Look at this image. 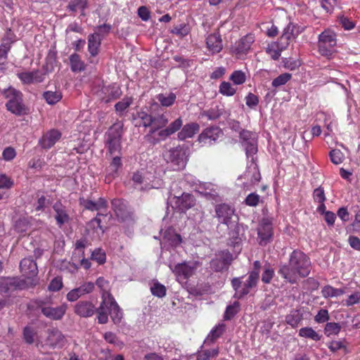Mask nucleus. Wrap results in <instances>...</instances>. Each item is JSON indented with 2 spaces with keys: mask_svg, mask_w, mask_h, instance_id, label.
<instances>
[{
  "mask_svg": "<svg viewBox=\"0 0 360 360\" xmlns=\"http://www.w3.org/2000/svg\"><path fill=\"white\" fill-rule=\"evenodd\" d=\"M311 269L309 257L303 252L294 250L289 257L288 263L278 265V274L285 282L296 283L300 278L307 277Z\"/></svg>",
  "mask_w": 360,
  "mask_h": 360,
  "instance_id": "nucleus-1",
  "label": "nucleus"
},
{
  "mask_svg": "<svg viewBox=\"0 0 360 360\" xmlns=\"http://www.w3.org/2000/svg\"><path fill=\"white\" fill-rule=\"evenodd\" d=\"M102 295V301L97 308V320L98 323L105 324L108 321V315L110 316L114 323H119L122 319V312L110 292Z\"/></svg>",
  "mask_w": 360,
  "mask_h": 360,
  "instance_id": "nucleus-2",
  "label": "nucleus"
},
{
  "mask_svg": "<svg viewBox=\"0 0 360 360\" xmlns=\"http://www.w3.org/2000/svg\"><path fill=\"white\" fill-rule=\"evenodd\" d=\"M336 45V34L333 31L328 29L319 35L318 51L321 56L330 58L335 51Z\"/></svg>",
  "mask_w": 360,
  "mask_h": 360,
  "instance_id": "nucleus-3",
  "label": "nucleus"
},
{
  "mask_svg": "<svg viewBox=\"0 0 360 360\" xmlns=\"http://www.w3.org/2000/svg\"><path fill=\"white\" fill-rule=\"evenodd\" d=\"M164 158L167 163L173 170H181L186 165V151L183 147L180 146L166 151L164 153Z\"/></svg>",
  "mask_w": 360,
  "mask_h": 360,
  "instance_id": "nucleus-4",
  "label": "nucleus"
},
{
  "mask_svg": "<svg viewBox=\"0 0 360 360\" xmlns=\"http://www.w3.org/2000/svg\"><path fill=\"white\" fill-rule=\"evenodd\" d=\"M123 124L121 122L115 123L106 133V147L110 155L120 153L121 138L122 135Z\"/></svg>",
  "mask_w": 360,
  "mask_h": 360,
  "instance_id": "nucleus-5",
  "label": "nucleus"
},
{
  "mask_svg": "<svg viewBox=\"0 0 360 360\" xmlns=\"http://www.w3.org/2000/svg\"><path fill=\"white\" fill-rule=\"evenodd\" d=\"M2 94L8 99L6 104L7 110L13 114L20 115L22 111L21 93L9 87L4 89Z\"/></svg>",
  "mask_w": 360,
  "mask_h": 360,
  "instance_id": "nucleus-6",
  "label": "nucleus"
},
{
  "mask_svg": "<svg viewBox=\"0 0 360 360\" xmlns=\"http://www.w3.org/2000/svg\"><path fill=\"white\" fill-rule=\"evenodd\" d=\"M214 217L217 219L219 223L226 225L229 229L236 222L233 220V218H237L234 208L226 203L217 205L214 207Z\"/></svg>",
  "mask_w": 360,
  "mask_h": 360,
  "instance_id": "nucleus-7",
  "label": "nucleus"
},
{
  "mask_svg": "<svg viewBox=\"0 0 360 360\" xmlns=\"http://www.w3.org/2000/svg\"><path fill=\"white\" fill-rule=\"evenodd\" d=\"M239 140L245 150L248 158L252 157L257 152V139L256 134L245 129L240 131Z\"/></svg>",
  "mask_w": 360,
  "mask_h": 360,
  "instance_id": "nucleus-8",
  "label": "nucleus"
},
{
  "mask_svg": "<svg viewBox=\"0 0 360 360\" xmlns=\"http://www.w3.org/2000/svg\"><path fill=\"white\" fill-rule=\"evenodd\" d=\"M259 244L264 246L270 243L273 237V226L270 219L264 218L257 228Z\"/></svg>",
  "mask_w": 360,
  "mask_h": 360,
  "instance_id": "nucleus-9",
  "label": "nucleus"
},
{
  "mask_svg": "<svg viewBox=\"0 0 360 360\" xmlns=\"http://www.w3.org/2000/svg\"><path fill=\"white\" fill-rule=\"evenodd\" d=\"M28 266L29 275L24 274V288H32L39 283L38 269L37 264L30 259H24V266Z\"/></svg>",
  "mask_w": 360,
  "mask_h": 360,
  "instance_id": "nucleus-10",
  "label": "nucleus"
},
{
  "mask_svg": "<svg viewBox=\"0 0 360 360\" xmlns=\"http://www.w3.org/2000/svg\"><path fill=\"white\" fill-rule=\"evenodd\" d=\"M195 191L209 200H220L218 187L214 184L208 182L200 183L196 186Z\"/></svg>",
  "mask_w": 360,
  "mask_h": 360,
  "instance_id": "nucleus-11",
  "label": "nucleus"
},
{
  "mask_svg": "<svg viewBox=\"0 0 360 360\" xmlns=\"http://www.w3.org/2000/svg\"><path fill=\"white\" fill-rule=\"evenodd\" d=\"M74 312L82 318H89L97 312V308L90 301L81 300L75 304Z\"/></svg>",
  "mask_w": 360,
  "mask_h": 360,
  "instance_id": "nucleus-12",
  "label": "nucleus"
},
{
  "mask_svg": "<svg viewBox=\"0 0 360 360\" xmlns=\"http://www.w3.org/2000/svg\"><path fill=\"white\" fill-rule=\"evenodd\" d=\"M68 309V304L66 303H63L60 306L56 307H52L49 306L48 304L44 305L42 308V314L46 318L54 320L59 321L63 319Z\"/></svg>",
  "mask_w": 360,
  "mask_h": 360,
  "instance_id": "nucleus-13",
  "label": "nucleus"
},
{
  "mask_svg": "<svg viewBox=\"0 0 360 360\" xmlns=\"http://www.w3.org/2000/svg\"><path fill=\"white\" fill-rule=\"evenodd\" d=\"M94 285L91 282L82 283L78 288H75L68 292L66 298L69 302L77 301L79 297L93 291Z\"/></svg>",
  "mask_w": 360,
  "mask_h": 360,
  "instance_id": "nucleus-14",
  "label": "nucleus"
},
{
  "mask_svg": "<svg viewBox=\"0 0 360 360\" xmlns=\"http://www.w3.org/2000/svg\"><path fill=\"white\" fill-rule=\"evenodd\" d=\"M61 136L60 131L57 129L49 130L43 134L39 143L44 149H49L60 139Z\"/></svg>",
  "mask_w": 360,
  "mask_h": 360,
  "instance_id": "nucleus-15",
  "label": "nucleus"
},
{
  "mask_svg": "<svg viewBox=\"0 0 360 360\" xmlns=\"http://www.w3.org/2000/svg\"><path fill=\"white\" fill-rule=\"evenodd\" d=\"M222 135L221 130L217 127L205 129L198 136V141L203 143H212Z\"/></svg>",
  "mask_w": 360,
  "mask_h": 360,
  "instance_id": "nucleus-16",
  "label": "nucleus"
},
{
  "mask_svg": "<svg viewBox=\"0 0 360 360\" xmlns=\"http://www.w3.org/2000/svg\"><path fill=\"white\" fill-rule=\"evenodd\" d=\"M206 45L212 54L219 53L223 49L222 39L219 32L209 34L206 38Z\"/></svg>",
  "mask_w": 360,
  "mask_h": 360,
  "instance_id": "nucleus-17",
  "label": "nucleus"
},
{
  "mask_svg": "<svg viewBox=\"0 0 360 360\" xmlns=\"http://www.w3.org/2000/svg\"><path fill=\"white\" fill-rule=\"evenodd\" d=\"M174 204L180 212H184L195 205V199L191 194L184 193L181 196L176 197Z\"/></svg>",
  "mask_w": 360,
  "mask_h": 360,
  "instance_id": "nucleus-18",
  "label": "nucleus"
},
{
  "mask_svg": "<svg viewBox=\"0 0 360 360\" xmlns=\"http://www.w3.org/2000/svg\"><path fill=\"white\" fill-rule=\"evenodd\" d=\"M131 180L134 183V188L142 191L157 188L156 185L154 184L149 178L143 176L139 172L133 174Z\"/></svg>",
  "mask_w": 360,
  "mask_h": 360,
  "instance_id": "nucleus-19",
  "label": "nucleus"
},
{
  "mask_svg": "<svg viewBox=\"0 0 360 360\" xmlns=\"http://www.w3.org/2000/svg\"><path fill=\"white\" fill-rule=\"evenodd\" d=\"M295 28V26L292 23H289L285 27L282 35L277 42L278 44V47L281 50L285 49L290 44V41L296 37V35L294 33Z\"/></svg>",
  "mask_w": 360,
  "mask_h": 360,
  "instance_id": "nucleus-20",
  "label": "nucleus"
},
{
  "mask_svg": "<svg viewBox=\"0 0 360 360\" xmlns=\"http://www.w3.org/2000/svg\"><path fill=\"white\" fill-rule=\"evenodd\" d=\"M47 342L51 347H61L65 345V338L61 331H60L58 329H49Z\"/></svg>",
  "mask_w": 360,
  "mask_h": 360,
  "instance_id": "nucleus-21",
  "label": "nucleus"
},
{
  "mask_svg": "<svg viewBox=\"0 0 360 360\" xmlns=\"http://www.w3.org/2000/svg\"><path fill=\"white\" fill-rule=\"evenodd\" d=\"M79 202L86 210L91 211H98L108 207L107 201L103 198H100L96 202L82 198Z\"/></svg>",
  "mask_w": 360,
  "mask_h": 360,
  "instance_id": "nucleus-22",
  "label": "nucleus"
},
{
  "mask_svg": "<svg viewBox=\"0 0 360 360\" xmlns=\"http://www.w3.org/2000/svg\"><path fill=\"white\" fill-rule=\"evenodd\" d=\"M254 37L251 34L246 35L241 38L237 41L234 46L233 51L236 54H244L246 53L251 47V45L254 42Z\"/></svg>",
  "mask_w": 360,
  "mask_h": 360,
  "instance_id": "nucleus-23",
  "label": "nucleus"
},
{
  "mask_svg": "<svg viewBox=\"0 0 360 360\" xmlns=\"http://www.w3.org/2000/svg\"><path fill=\"white\" fill-rule=\"evenodd\" d=\"M195 267L186 263L176 264L173 272L179 278L186 279L191 277L195 271Z\"/></svg>",
  "mask_w": 360,
  "mask_h": 360,
  "instance_id": "nucleus-24",
  "label": "nucleus"
},
{
  "mask_svg": "<svg viewBox=\"0 0 360 360\" xmlns=\"http://www.w3.org/2000/svg\"><path fill=\"white\" fill-rule=\"evenodd\" d=\"M122 167L121 158L118 155L113 157L110 165L106 169V179L110 182L118 175L119 170Z\"/></svg>",
  "mask_w": 360,
  "mask_h": 360,
  "instance_id": "nucleus-25",
  "label": "nucleus"
},
{
  "mask_svg": "<svg viewBox=\"0 0 360 360\" xmlns=\"http://www.w3.org/2000/svg\"><path fill=\"white\" fill-rule=\"evenodd\" d=\"M200 130V126L195 122H191L185 124L181 130L178 133V138L184 141L188 138H192Z\"/></svg>",
  "mask_w": 360,
  "mask_h": 360,
  "instance_id": "nucleus-26",
  "label": "nucleus"
},
{
  "mask_svg": "<svg viewBox=\"0 0 360 360\" xmlns=\"http://www.w3.org/2000/svg\"><path fill=\"white\" fill-rule=\"evenodd\" d=\"M258 281L259 277L257 276V273L256 271H250L248 278L243 284V288L240 291V295L243 297L248 295L252 288L257 286Z\"/></svg>",
  "mask_w": 360,
  "mask_h": 360,
  "instance_id": "nucleus-27",
  "label": "nucleus"
},
{
  "mask_svg": "<svg viewBox=\"0 0 360 360\" xmlns=\"http://www.w3.org/2000/svg\"><path fill=\"white\" fill-rule=\"evenodd\" d=\"M119 94L118 89L115 88L114 86H103L101 91L98 92V96L105 103H108L111 100L117 98Z\"/></svg>",
  "mask_w": 360,
  "mask_h": 360,
  "instance_id": "nucleus-28",
  "label": "nucleus"
},
{
  "mask_svg": "<svg viewBox=\"0 0 360 360\" xmlns=\"http://www.w3.org/2000/svg\"><path fill=\"white\" fill-rule=\"evenodd\" d=\"M112 208L117 217L124 219L128 216L129 211L124 201L120 199H113L111 202Z\"/></svg>",
  "mask_w": 360,
  "mask_h": 360,
  "instance_id": "nucleus-29",
  "label": "nucleus"
},
{
  "mask_svg": "<svg viewBox=\"0 0 360 360\" xmlns=\"http://www.w3.org/2000/svg\"><path fill=\"white\" fill-rule=\"evenodd\" d=\"M53 210L56 212L55 219L60 226L68 222L70 217L65 207L61 203H56L53 205Z\"/></svg>",
  "mask_w": 360,
  "mask_h": 360,
  "instance_id": "nucleus-30",
  "label": "nucleus"
},
{
  "mask_svg": "<svg viewBox=\"0 0 360 360\" xmlns=\"http://www.w3.org/2000/svg\"><path fill=\"white\" fill-rule=\"evenodd\" d=\"M224 330L225 325L223 323L218 324L208 334L204 341V344L206 345H211L224 333Z\"/></svg>",
  "mask_w": 360,
  "mask_h": 360,
  "instance_id": "nucleus-31",
  "label": "nucleus"
},
{
  "mask_svg": "<svg viewBox=\"0 0 360 360\" xmlns=\"http://www.w3.org/2000/svg\"><path fill=\"white\" fill-rule=\"evenodd\" d=\"M101 45V38L98 34L94 33L89 36L88 50L91 56H96L98 52V48Z\"/></svg>",
  "mask_w": 360,
  "mask_h": 360,
  "instance_id": "nucleus-32",
  "label": "nucleus"
},
{
  "mask_svg": "<svg viewBox=\"0 0 360 360\" xmlns=\"http://www.w3.org/2000/svg\"><path fill=\"white\" fill-rule=\"evenodd\" d=\"M244 237V229L240 224H236L233 229L229 232V238L231 243L233 245L239 244Z\"/></svg>",
  "mask_w": 360,
  "mask_h": 360,
  "instance_id": "nucleus-33",
  "label": "nucleus"
},
{
  "mask_svg": "<svg viewBox=\"0 0 360 360\" xmlns=\"http://www.w3.org/2000/svg\"><path fill=\"white\" fill-rule=\"evenodd\" d=\"M87 6V0H72L68 5V9L72 12L80 11L81 15L84 16V10Z\"/></svg>",
  "mask_w": 360,
  "mask_h": 360,
  "instance_id": "nucleus-34",
  "label": "nucleus"
},
{
  "mask_svg": "<svg viewBox=\"0 0 360 360\" xmlns=\"http://www.w3.org/2000/svg\"><path fill=\"white\" fill-rule=\"evenodd\" d=\"M51 302V299H36L31 300L27 305V309L31 311H37L40 310L42 312V308L46 304H49Z\"/></svg>",
  "mask_w": 360,
  "mask_h": 360,
  "instance_id": "nucleus-35",
  "label": "nucleus"
},
{
  "mask_svg": "<svg viewBox=\"0 0 360 360\" xmlns=\"http://www.w3.org/2000/svg\"><path fill=\"white\" fill-rule=\"evenodd\" d=\"M44 75L39 71L24 72V83L37 84L43 82Z\"/></svg>",
  "mask_w": 360,
  "mask_h": 360,
  "instance_id": "nucleus-36",
  "label": "nucleus"
},
{
  "mask_svg": "<svg viewBox=\"0 0 360 360\" xmlns=\"http://www.w3.org/2000/svg\"><path fill=\"white\" fill-rule=\"evenodd\" d=\"M345 292L344 289L335 288L331 285H326L321 290V294L323 297H335L343 295Z\"/></svg>",
  "mask_w": 360,
  "mask_h": 360,
  "instance_id": "nucleus-37",
  "label": "nucleus"
},
{
  "mask_svg": "<svg viewBox=\"0 0 360 360\" xmlns=\"http://www.w3.org/2000/svg\"><path fill=\"white\" fill-rule=\"evenodd\" d=\"M302 320V315L299 310H292L285 317V321L292 327L295 328Z\"/></svg>",
  "mask_w": 360,
  "mask_h": 360,
  "instance_id": "nucleus-38",
  "label": "nucleus"
},
{
  "mask_svg": "<svg viewBox=\"0 0 360 360\" xmlns=\"http://www.w3.org/2000/svg\"><path fill=\"white\" fill-rule=\"evenodd\" d=\"M168 123V118L165 115H160L157 117H153L152 129L150 133L154 134L158 129L165 127Z\"/></svg>",
  "mask_w": 360,
  "mask_h": 360,
  "instance_id": "nucleus-39",
  "label": "nucleus"
},
{
  "mask_svg": "<svg viewBox=\"0 0 360 360\" xmlns=\"http://www.w3.org/2000/svg\"><path fill=\"white\" fill-rule=\"evenodd\" d=\"M70 63L71 65V70L73 72H81L85 69L84 63L81 60L78 54H72L70 56Z\"/></svg>",
  "mask_w": 360,
  "mask_h": 360,
  "instance_id": "nucleus-40",
  "label": "nucleus"
},
{
  "mask_svg": "<svg viewBox=\"0 0 360 360\" xmlns=\"http://www.w3.org/2000/svg\"><path fill=\"white\" fill-rule=\"evenodd\" d=\"M299 335L314 341H319L321 338V335H320L312 328L310 327L302 328L299 331Z\"/></svg>",
  "mask_w": 360,
  "mask_h": 360,
  "instance_id": "nucleus-41",
  "label": "nucleus"
},
{
  "mask_svg": "<svg viewBox=\"0 0 360 360\" xmlns=\"http://www.w3.org/2000/svg\"><path fill=\"white\" fill-rule=\"evenodd\" d=\"M219 352L218 347L202 350L198 354L197 360H211L215 359L218 356Z\"/></svg>",
  "mask_w": 360,
  "mask_h": 360,
  "instance_id": "nucleus-42",
  "label": "nucleus"
},
{
  "mask_svg": "<svg viewBox=\"0 0 360 360\" xmlns=\"http://www.w3.org/2000/svg\"><path fill=\"white\" fill-rule=\"evenodd\" d=\"M176 98V96L174 93L160 94L157 96L158 101L165 107L171 106L174 103Z\"/></svg>",
  "mask_w": 360,
  "mask_h": 360,
  "instance_id": "nucleus-43",
  "label": "nucleus"
},
{
  "mask_svg": "<svg viewBox=\"0 0 360 360\" xmlns=\"http://www.w3.org/2000/svg\"><path fill=\"white\" fill-rule=\"evenodd\" d=\"M24 340L28 344L39 342L37 330L30 327L24 328Z\"/></svg>",
  "mask_w": 360,
  "mask_h": 360,
  "instance_id": "nucleus-44",
  "label": "nucleus"
},
{
  "mask_svg": "<svg viewBox=\"0 0 360 360\" xmlns=\"http://www.w3.org/2000/svg\"><path fill=\"white\" fill-rule=\"evenodd\" d=\"M44 98L49 104L53 105L62 98V94L60 91H48L44 93Z\"/></svg>",
  "mask_w": 360,
  "mask_h": 360,
  "instance_id": "nucleus-45",
  "label": "nucleus"
},
{
  "mask_svg": "<svg viewBox=\"0 0 360 360\" xmlns=\"http://www.w3.org/2000/svg\"><path fill=\"white\" fill-rule=\"evenodd\" d=\"M219 259H221V266L215 267V271H220L224 269L227 268L228 265L232 261V255L229 252L224 251L221 252Z\"/></svg>",
  "mask_w": 360,
  "mask_h": 360,
  "instance_id": "nucleus-46",
  "label": "nucleus"
},
{
  "mask_svg": "<svg viewBox=\"0 0 360 360\" xmlns=\"http://www.w3.org/2000/svg\"><path fill=\"white\" fill-rule=\"evenodd\" d=\"M219 93L226 96H231L236 94V89L228 82H223L219 86Z\"/></svg>",
  "mask_w": 360,
  "mask_h": 360,
  "instance_id": "nucleus-47",
  "label": "nucleus"
},
{
  "mask_svg": "<svg viewBox=\"0 0 360 360\" xmlns=\"http://www.w3.org/2000/svg\"><path fill=\"white\" fill-rule=\"evenodd\" d=\"M341 330V326L338 323L330 322L327 323L325 328L324 333L327 336L333 335H338Z\"/></svg>",
  "mask_w": 360,
  "mask_h": 360,
  "instance_id": "nucleus-48",
  "label": "nucleus"
},
{
  "mask_svg": "<svg viewBox=\"0 0 360 360\" xmlns=\"http://www.w3.org/2000/svg\"><path fill=\"white\" fill-rule=\"evenodd\" d=\"M150 291L153 295L158 297H163L166 295V288L164 285L156 281L150 287Z\"/></svg>",
  "mask_w": 360,
  "mask_h": 360,
  "instance_id": "nucleus-49",
  "label": "nucleus"
},
{
  "mask_svg": "<svg viewBox=\"0 0 360 360\" xmlns=\"http://www.w3.org/2000/svg\"><path fill=\"white\" fill-rule=\"evenodd\" d=\"M86 240H79L75 243V249L73 252L72 259L74 262H76V259H75L76 256H77L79 258L80 257H83L84 255V248L86 246Z\"/></svg>",
  "mask_w": 360,
  "mask_h": 360,
  "instance_id": "nucleus-50",
  "label": "nucleus"
},
{
  "mask_svg": "<svg viewBox=\"0 0 360 360\" xmlns=\"http://www.w3.org/2000/svg\"><path fill=\"white\" fill-rule=\"evenodd\" d=\"M250 174H252L250 176V181L252 183H256L260 180L261 175L256 165H253L252 167H250L249 170L245 172V176L247 178H249Z\"/></svg>",
  "mask_w": 360,
  "mask_h": 360,
  "instance_id": "nucleus-51",
  "label": "nucleus"
},
{
  "mask_svg": "<svg viewBox=\"0 0 360 360\" xmlns=\"http://www.w3.org/2000/svg\"><path fill=\"white\" fill-rule=\"evenodd\" d=\"M234 84L240 85L243 84L246 80V76L245 72L241 70L234 71L229 77Z\"/></svg>",
  "mask_w": 360,
  "mask_h": 360,
  "instance_id": "nucleus-52",
  "label": "nucleus"
},
{
  "mask_svg": "<svg viewBox=\"0 0 360 360\" xmlns=\"http://www.w3.org/2000/svg\"><path fill=\"white\" fill-rule=\"evenodd\" d=\"M292 77V75L290 73H283L276 77L272 81V86L274 87H278L285 84Z\"/></svg>",
  "mask_w": 360,
  "mask_h": 360,
  "instance_id": "nucleus-53",
  "label": "nucleus"
},
{
  "mask_svg": "<svg viewBox=\"0 0 360 360\" xmlns=\"http://www.w3.org/2000/svg\"><path fill=\"white\" fill-rule=\"evenodd\" d=\"M7 284L8 285L9 291L13 292L15 290H20L22 285V281L19 278H6Z\"/></svg>",
  "mask_w": 360,
  "mask_h": 360,
  "instance_id": "nucleus-54",
  "label": "nucleus"
},
{
  "mask_svg": "<svg viewBox=\"0 0 360 360\" xmlns=\"http://www.w3.org/2000/svg\"><path fill=\"white\" fill-rule=\"evenodd\" d=\"M328 349L333 352H335L340 349H343L345 354L348 352L344 341L340 340H333L329 342Z\"/></svg>",
  "mask_w": 360,
  "mask_h": 360,
  "instance_id": "nucleus-55",
  "label": "nucleus"
},
{
  "mask_svg": "<svg viewBox=\"0 0 360 360\" xmlns=\"http://www.w3.org/2000/svg\"><path fill=\"white\" fill-rule=\"evenodd\" d=\"M223 111V108L216 105L215 107L211 108L210 110L206 111L205 115L209 120H217L222 115Z\"/></svg>",
  "mask_w": 360,
  "mask_h": 360,
  "instance_id": "nucleus-56",
  "label": "nucleus"
},
{
  "mask_svg": "<svg viewBox=\"0 0 360 360\" xmlns=\"http://www.w3.org/2000/svg\"><path fill=\"white\" fill-rule=\"evenodd\" d=\"M281 50L278 47V44H272L269 45L266 49V52L274 60H277L281 56Z\"/></svg>",
  "mask_w": 360,
  "mask_h": 360,
  "instance_id": "nucleus-57",
  "label": "nucleus"
},
{
  "mask_svg": "<svg viewBox=\"0 0 360 360\" xmlns=\"http://www.w3.org/2000/svg\"><path fill=\"white\" fill-rule=\"evenodd\" d=\"M329 155L330 160L335 165H339L342 163L345 158L344 154L340 151V150L338 149L332 150L330 152Z\"/></svg>",
  "mask_w": 360,
  "mask_h": 360,
  "instance_id": "nucleus-58",
  "label": "nucleus"
},
{
  "mask_svg": "<svg viewBox=\"0 0 360 360\" xmlns=\"http://www.w3.org/2000/svg\"><path fill=\"white\" fill-rule=\"evenodd\" d=\"M238 308L239 304L237 302H235L232 305L228 306L224 314V319L226 320H230L238 313Z\"/></svg>",
  "mask_w": 360,
  "mask_h": 360,
  "instance_id": "nucleus-59",
  "label": "nucleus"
},
{
  "mask_svg": "<svg viewBox=\"0 0 360 360\" xmlns=\"http://www.w3.org/2000/svg\"><path fill=\"white\" fill-rule=\"evenodd\" d=\"M138 118L141 120V124L143 127H152L153 117H152L150 115L146 112L141 111L138 112Z\"/></svg>",
  "mask_w": 360,
  "mask_h": 360,
  "instance_id": "nucleus-60",
  "label": "nucleus"
},
{
  "mask_svg": "<svg viewBox=\"0 0 360 360\" xmlns=\"http://www.w3.org/2000/svg\"><path fill=\"white\" fill-rule=\"evenodd\" d=\"M62 287H63L62 278L57 276L51 280V281L50 282V283L48 286V289H49V290L52 291V292H57V291L60 290L62 288Z\"/></svg>",
  "mask_w": 360,
  "mask_h": 360,
  "instance_id": "nucleus-61",
  "label": "nucleus"
},
{
  "mask_svg": "<svg viewBox=\"0 0 360 360\" xmlns=\"http://www.w3.org/2000/svg\"><path fill=\"white\" fill-rule=\"evenodd\" d=\"M132 103V98L127 97L123 98L121 101L115 104V108L116 111L122 112L124 111Z\"/></svg>",
  "mask_w": 360,
  "mask_h": 360,
  "instance_id": "nucleus-62",
  "label": "nucleus"
},
{
  "mask_svg": "<svg viewBox=\"0 0 360 360\" xmlns=\"http://www.w3.org/2000/svg\"><path fill=\"white\" fill-rule=\"evenodd\" d=\"M91 259L96 261L99 264H103L105 262V253L101 249H96L92 252Z\"/></svg>",
  "mask_w": 360,
  "mask_h": 360,
  "instance_id": "nucleus-63",
  "label": "nucleus"
},
{
  "mask_svg": "<svg viewBox=\"0 0 360 360\" xmlns=\"http://www.w3.org/2000/svg\"><path fill=\"white\" fill-rule=\"evenodd\" d=\"M260 200V196L256 193H250L245 199V202L247 205L251 207H256Z\"/></svg>",
  "mask_w": 360,
  "mask_h": 360,
  "instance_id": "nucleus-64",
  "label": "nucleus"
}]
</instances>
